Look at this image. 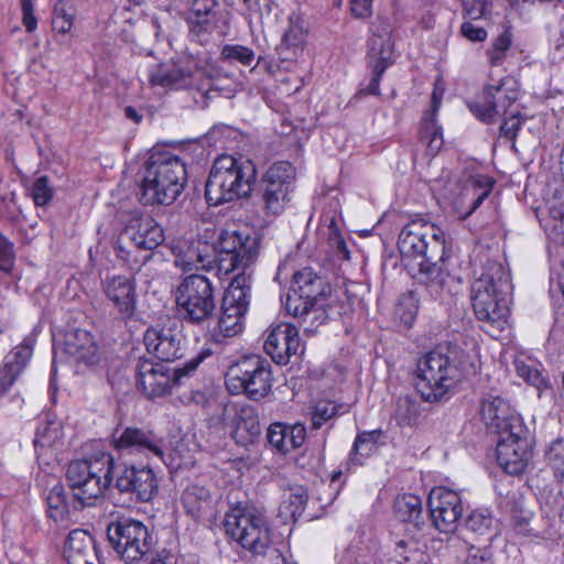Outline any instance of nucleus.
Masks as SVG:
<instances>
[{
  "mask_svg": "<svg viewBox=\"0 0 564 564\" xmlns=\"http://www.w3.org/2000/svg\"><path fill=\"white\" fill-rule=\"evenodd\" d=\"M460 34L470 42L486 41L488 33L482 26H476L471 21H465L460 25Z\"/></svg>",
  "mask_w": 564,
  "mask_h": 564,
  "instance_id": "obj_58",
  "label": "nucleus"
},
{
  "mask_svg": "<svg viewBox=\"0 0 564 564\" xmlns=\"http://www.w3.org/2000/svg\"><path fill=\"white\" fill-rule=\"evenodd\" d=\"M178 315L188 324L199 325L210 319L216 312V288L204 274L185 275L176 289Z\"/></svg>",
  "mask_w": 564,
  "mask_h": 564,
  "instance_id": "obj_13",
  "label": "nucleus"
},
{
  "mask_svg": "<svg viewBox=\"0 0 564 564\" xmlns=\"http://www.w3.org/2000/svg\"><path fill=\"white\" fill-rule=\"evenodd\" d=\"M14 246L0 232V271L6 274H11L14 269Z\"/></svg>",
  "mask_w": 564,
  "mask_h": 564,
  "instance_id": "obj_54",
  "label": "nucleus"
},
{
  "mask_svg": "<svg viewBox=\"0 0 564 564\" xmlns=\"http://www.w3.org/2000/svg\"><path fill=\"white\" fill-rule=\"evenodd\" d=\"M533 512L519 502H513L510 509V525L517 535H530V522Z\"/></svg>",
  "mask_w": 564,
  "mask_h": 564,
  "instance_id": "obj_44",
  "label": "nucleus"
},
{
  "mask_svg": "<svg viewBox=\"0 0 564 564\" xmlns=\"http://www.w3.org/2000/svg\"><path fill=\"white\" fill-rule=\"evenodd\" d=\"M256 180L257 167L252 160L220 154L214 160L205 183L206 203L216 207L248 197Z\"/></svg>",
  "mask_w": 564,
  "mask_h": 564,
  "instance_id": "obj_5",
  "label": "nucleus"
},
{
  "mask_svg": "<svg viewBox=\"0 0 564 564\" xmlns=\"http://www.w3.org/2000/svg\"><path fill=\"white\" fill-rule=\"evenodd\" d=\"M432 524L443 533L454 532L463 516L460 495L447 487H434L427 498Z\"/></svg>",
  "mask_w": 564,
  "mask_h": 564,
  "instance_id": "obj_19",
  "label": "nucleus"
},
{
  "mask_svg": "<svg viewBox=\"0 0 564 564\" xmlns=\"http://www.w3.org/2000/svg\"><path fill=\"white\" fill-rule=\"evenodd\" d=\"M524 122L525 118L520 111L503 118L499 128V135L514 145Z\"/></svg>",
  "mask_w": 564,
  "mask_h": 564,
  "instance_id": "obj_51",
  "label": "nucleus"
},
{
  "mask_svg": "<svg viewBox=\"0 0 564 564\" xmlns=\"http://www.w3.org/2000/svg\"><path fill=\"white\" fill-rule=\"evenodd\" d=\"M558 288L562 292V295L564 296V260L562 262L560 272H558V279H557Z\"/></svg>",
  "mask_w": 564,
  "mask_h": 564,
  "instance_id": "obj_64",
  "label": "nucleus"
},
{
  "mask_svg": "<svg viewBox=\"0 0 564 564\" xmlns=\"http://www.w3.org/2000/svg\"><path fill=\"white\" fill-rule=\"evenodd\" d=\"M213 354L212 347L205 345L182 367L174 369L164 362H158L149 358L140 359L137 366L138 386L142 394L149 400L166 397L172 393L175 386L181 384L183 377L194 372Z\"/></svg>",
  "mask_w": 564,
  "mask_h": 564,
  "instance_id": "obj_11",
  "label": "nucleus"
},
{
  "mask_svg": "<svg viewBox=\"0 0 564 564\" xmlns=\"http://www.w3.org/2000/svg\"><path fill=\"white\" fill-rule=\"evenodd\" d=\"M65 350L77 361L88 367L99 366L104 360V350L95 336L86 329H74L66 336Z\"/></svg>",
  "mask_w": 564,
  "mask_h": 564,
  "instance_id": "obj_30",
  "label": "nucleus"
},
{
  "mask_svg": "<svg viewBox=\"0 0 564 564\" xmlns=\"http://www.w3.org/2000/svg\"><path fill=\"white\" fill-rule=\"evenodd\" d=\"M514 368L517 375L522 378L527 383L536 388L546 386V379L543 373L533 365L528 364L524 360L516 359Z\"/></svg>",
  "mask_w": 564,
  "mask_h": 564,
  "instance_id": "obj_50",
  "label": "nucleus"
},
{
  "mask_svg": "<svg viewBox=\"0 0 564 564\" xmlns=\"http://www.w3.org/2000/svg\"><path fill=\"white\" fill-rule=\"evenodd\" d=\"M398 249L403 261L419 265V274L429 291L438 296L453 279L445 268L451 257L452 241L436 224L416 218L405 224L398 238Z\"/></svg>",
  "mask_w": 564,
  "mask_h": 564,
  "instance_id": "obj_1",
  "label": "nucleus"
},
{
  "mask_svg": "<svg viewBox=\"0 0 564 564\" xmlns=\"http://www.w3.org/2000/svg\"><path fill=\"white\" fill-rule=\"evenodd\" d=\"M115 470V457L108 452L72 460L66 468L65 479L72 489L73 510L95 506L112 485Z\"/></svg>",
  "mask_w": 564,
  "mask_h": 564,
  "instance_id": "obj_8",
  "label": "nucleus"
},
{
  "mask_svg": "<svg viewBox=\"0 0 564 564\" xmlns=\"http://www.w3.org/2000/svg\"><path fill=\"white\" fill-rule=\"evenodd\" d=\"M305 32L300 25H290L283 34L282 43L286 47L297 48L305 43Z\"/></svg>",
  "mask_w": 564,
  "mask_h": 564,
  "instance_id": "obj_57",
  "label": "nucleus"
},
{
  "mask_svg": "<svg viewBox=\"0 0 564 564\" xmlns=\"http://www.w3.org/2000/svg\"><path fill=\"white\" fill-rule=\"evenodd\" d=\"M149 354L164 362L174 361L184 355L185 337L181 330L171 327H150L143 336Z\"/></svg>",
  "mask_w": 564,
  "mask_h": 564,
  "instance_id": "obj_23",
  "label": "nucleus"
},
{
  "mask_svg": "<svg viewBox=\"0 0 564 564\" xmlns=\"http://www.w3.org/2000/svg\"><path fill=\"white\" fill-rule=\"evenodd\" d=\"M546 215L540 219L544 230L550 235L563 234L564 230V192L556 191L545 202Z\"/></svg>",
  "mask_w": 564,
  "mask_h": 564,
  "instance_id": "obj_36",
  "label": "nucleus"
},
{
  "mask_svg": "<svg viewBox=\"0 0 564 564\" xmlns=\"http://www.w3.org/2000/svg\"><path fill=\"white\" fill-rule=\"evenodd\" d=\"M296 180V169L290 161L273 162L258 183V195L268 216L281 215L291 200Z\"/></svg>",
  "mask_w": 564,
  "mask_h": 564,
  "instance_id": "obj_14",
  "label": "nucleus"
},
{
  "mask_svg": "<svg viewBox=\"0 0 564 564\" xmlns=\"http://www.w3.org/2000/svg\"><path fill=\"white\" fill-rule=\"evenodd\" d=\"M442 102V93L435 89L431 97V107L424 111L419 123V140L426 145V152L430 156L440 153L444 145L443 127L437 122L438 110Z\"/></svg>",
  "mask_w": 564,
  "mask_h": 564,
  "instance_id": "obj_28",
  "label": "nucleus"
},
{
  "mask_svg": "<svg viewBox=\"0 0 564 564\" xmlns=\"http://www.w3.org/2000/svg\"><path fill=\"white\" fill-rule=\"evenodd\" d=\"M223 56L229 61H237L245 66H249L254 59V52L243 45L227 44L221 51Z\"/></svg>",
  "mask_w": 564,
  "mask_h": 564,
  "instance_id": "obj_53",
  "label": "nucleus"
},
{
  "mask_svg": "<svg viewBox=\"0 0 564 564\" xmlns=\"http://www.w3.org/2000/svg\"><path fill=\"white\" fill-rule=\"evenodd\" d=\"M381 434L380 430H375L370 432H361L358 433L354 443L351 451L349 453L350 459L356 460L357 455H364L365 452L367 455L372 453L375 445L377 443L378 436Z\"/></svg>",
  "mask_w": 564,
  "mask_h": 564,
  "instance_id": "obj_48",
  "label": "nucleus"
},
{
  "mask_svg": "<svg viewBox=\"0 0 564 564\" xmlns=\"http://www.w3.org/2000/svg\"><path fill=\"white\" fill-rule=\"evenodd\" d=\"M107 535L113 550L127 564L139 562L152 547V536L148 527L132 518L111 522L108 525Z\"/></svg>",
  "mask_w": 564,
  "mask_h": 564,
  "instance_id": "obj_16",
  "label": "nucleus"
},
{
  "mask_svg": "<svg viewBox=\"0 0 564 564\" xmlns=\"http://www.w3.org/2000/svg\"><path fill=\"white\" fill-rule=\"evenodd\" d=\"M186 182L187 169L183 159L170 151L153 152L144 164L139 200L144 206L172 205Z\"/></svg>",
  "mask_w": 564,
  "mask_h": 564,
  "instance_id": "obj_4",
  "label": "nucleus"
},
{
  "mask_svg": "<svg viewBox=\"0 0 564 564\" xmlns=\"http://www.w3.org/2000/svg\"><path fill=\"white\" fill-rule=\"evenodd\" d=\"M22 12V24L28 33H33L37 29L39 19L35 14L33 0H20Z\"/></svg>",
  "mask_w": 564,
  "mask_h": 564,
  "instance_id": "obj_55",
  "label": "nucleus"
},
{
  "mask_svg": "<svg viewBox=\"0 0 564 564\" xmlns=\"http://www.w3.org/2000/svg\"><path fill=\"white\" fill-rule=\"evenodd\" d=\"M181 79L180 70L167 64L158 65L149 75L152 86L171 87Z\"/></svg>",
  "mask_w": 564,
  "mask_h": 564,
  "instance_id": "obj_46",
  "label": "nucleus"
},
{
  "mask_svg": "<svg viewBox=\"0 0 564 564\" xmlns=\"http://www.w3.org/2000/svg\"><path fill=\"white\" fill-rule=\"evenodd\" d=\"M494 518L488 509H475L466 518V529L477 534H486L492 527Z\"/></svg>",
  "mask_w": 564,
  "mask_h": 564,
  "instance_id": "obj_47",
  "label": "nucleus"
},
{
  "mask_svg": "<svg viewBox=\"0 0 564 564\" xmlns=\"http://www.w3.org/2000/svg\"><path fill=\"white\" fill-rule=\"evenodd\" d=\"M257 254V249L249 237H243L240 232L234 231L221 236L219 249L212 259L189 247L184 254L176 257L175 264L184 272L216 270L219 279H223L239 269H241L240 273L250 274L248 270L254 262Z\"/></svg>",
  "mask_w": 564,
  "mask_h": 564,
  "instance_id": "obj_6",
  "label": "nucleus"
},
{
  "mask_svg": "<svg viewBox=\"0 0 564 564\" xmlns=\"http://www.w3.org/2000/svg\"><path fill=\"white\" fill-rule=\"evenodd\" d=\"M31 197L35 206H46L54 196V188L50 184V178L42 175L33 182L31 186Z\"/></svg>",
  "mask_w": 564,
  "mask_h": 564,
  "instance_id": "obj_49",
  "label": "nucleus"
},
{
  "mask_svg": "<svg viewBox=\"0 0 564 564\" xmlns=\"http://www.w3.org/2000/svg\"><path fill=\"white\" fill-rule=\"evenodd\" d=\"M173 560L174 555L171 550L162 549L154 557H152L149 564H172Z\"/></svg>",
  "mask_w": 564,
  "mask_h": 564,
  "instance_id": "obj_61",
  "label": "nucleus"
},
{
  "mask_svg": "<svg viewBox=\"0 0 564 564\" xmlns=\"http://www.w3.org/2000/svg\"><path fill=\"white\" fill-rule=\"evenodd\" d=\"M306 437L305 429L302 425L289 426L280 422L271 423L267 431L268 443L278 453L286 454L300 447Z\"/></svg>",
  "mask_w": 564,
  "mask_h": 564,
  "instance_id": "obj_33",
  "label": "nucleus"
},
{
  "mask_svg": "<svg viewBox=\"0 0 564 564\" xmlns=\"http://www.w3.org/2000/svg\"><path fill=\"white\" fill-rule=\"evenodd\" d=\"M520 98V85L511 76H502L484 85L477 97L467 104L469 111L482 123L490 124L500 112L506 113Z\"/></svg>",
  "mask_w": 564,
  "mask_h": 564,
  "instance_id": "obj_15",
  "label": "nucleus"
},
{
  "mask_svg": "<svg viewBox=\"0 0 564 564\" xmlns=\"http://www.w3.org/2000/svg\"><path fill=\"white\" fill-rule=\"evenodd\" d=\"M328 242L330 247L336 250L337 254L341 257V259H350V251L343 234H336L335 237L328 238Z\"/></svg>",
  "mask_w": 564,
  "mask_h": 564,
  "instance_id": "obj_60",
  "label": "nucleus"
},
{
  "mask_svg": "<svg viewBox=\"0 0 564 564\" xmlns=\"http://www.w3.org/2000/svg\"><path fill=\"white\" fill-rule=\"evenodd\" d=\"M271 364L257 354L245 355L231 362L225 373V387L231 395H243L253 402L269 397L273 388Z\"/></svg>",
  "mask_w": 564,
  "mask_h": 564,
  "instance_id": "obj_10",
  "label": "nucleus"
},
{
  "mask_svg": "<svg viewBox=\"0 0 564 564\" xmlns=\"http://www.w3.org/2000/svg\"><path fill=\"white\" fill-rule=\"evenodd\" d=\"M511 288L510 272L500 262H488L471 285V305L476 317L491 325L503 322L506 295Z\"/></svg>",
  "mask_w": 564,
  "mask_h": 564,
  "instance_id": "obj_9",
  "label": "nucleus"
},
{
  "mask_svg": "<svg viewBox=\"0 0 564 564\" xmlns=\"http://www.w3.org/2000/svg\"><path fill=\"white\" fill-rule=\"evenodd\" d=\"M263 349L276 365H288L301 349L299 327L291 323H279L269 329Z\"/></svg>",
  "mask_w": 564,
  "mask_h": 564,
  "instance_id": "obj_21",
  "label": "nucleus"
},
{
  "mask_svg": "<svg viewBox=\"0 0 564 564\" xmlns=\"http://www.w3.org/2000/svg\"><path fill=\"white\" fill-rule=\"evenodd\" d=\"M63 555L68 564H105L95 538L84 529H74L68 533Z\"/></svg>",
  "mask_w": 564,
  "mask_h": 564,
  "instance_id": "obj_25",
  "label": "nucleus"
},
{
  "mask_svg": "<svg viewBox=\"0 0 564 564\" xmlns=\"http://www.w3.org/2000/svg\"><path fill=\"white\" fill-rule=\"evenodd\" d=\"M307 502V494L303 488L292 490L280 505V513L296 521L303 513Z\"/></svg>",
  "mask_w": 564,
  "mask_h": 564,
  "instance_id": "obj_43",
  "label": "nucleus"
},
{
  "mask_svg": "<svg viewBox=\"0 0 564 564\" xmlns=\"http://www.w3.org/2000/svg\"><path fill=\"white\" fill-rule=\"evenodd\" d=\"M224 529L230 545L241 557H265L274 550L270 521L254 507L230 508L225 514Z\"/></svg>",
  "mask_w": 564,
  "mask_h": 564,
  "instance_id": "obj_7",
  "label": "nucleus"
},
{
  "mask_svg": "<svg viewBox=\"0 0 564 564\" xmlns=\"http://www.w3.org/2000/svg\"><path fill=\"white\" fill-rule=\"evenodd\" d=\"M475 369L474 358L466 349L452 344L437 347L419 358L413 376L414 389L425 402H446Z\"/></svg>",
  "mask_w": 564,
  "mask_h": 564,
  "instance_id": "obj_3",
  "label": "nucleus"
},
{
  "mask_svg": "<svg viewBox=\"0 0 564 564\" xmlns=\"http://www.w3.org/2000/svg\"><path fill=\"white\" fill-rule=\"evenodd\" d=\"M217 0H193L191 6V31L197 34L213 29Z\"/></svg>",
  "mask_w": 564,
  "mask_h": 564,
  "instance_id": "obj_37",
  "label": "nucleus"
},
{
  "mask_svg": "<svg viewBox=\"0 0 564 564\" xmlns=\"http://www.w3.org/2000/svg\"><path fill=\"white\" fill-rule=\"evenodd\" d=\"M464 15L470 20L491 17L492 0H462Z\"/></svg>",
  "mask_w": 564,
  "mask_h": 564,
  "instance_id": "obj_52",
  "label": "nucleus"
},
{
  "mask_svg": "<svg viewBox=\"0 0 564 564\" xmlns=\"http://www.w3.org/2000/svg\"><path fill=\"white\" fill-rule=\"evenodd\" d=\"M513 44V33L511 26H506L502 32L492 40L490 47L486 51V56L491 67L501 66L507 57L508 52Z\"/></svg>",
  "mask_w": 564,
  "mask_h": 564,
  "instance_id": "obj_40",
  "label": "nucleus"
},
{
  "mask_svg": "<svg viewBox=\"0 0 564 564\" xmlns=\"http://www.w3.org/2000/svg\"><path fill=\"white\" fill-rule=\"evenodd\" d=\"M124 232L138 249L154 250L165 240L162 226L149 214L133 213Z\"/></svg>",
  "mask_w": 564,
  "mask_h": 564,
  "instance_id": "obj_26",
  "label": "nucleus"
},
{
  "mask_svg": "<svg viewBox=\"0 0 564 564\" xmlns=\"http://www.w3.org/2000/svg\"><path fill=\"white\" fill-rule=\"evenodd\" d=\"M46 505L47 517L55 522H59L68 518L70 509H73V499L68 500L64 485L57 484L50 490Z\"/></svg>",
  "mask_w": 564,
  "mask_h": 564,
  "instance_id": "obj_38",
  "label": "nucleus"
},
{
  "mask_svg": "<svg viewBox=\"0 0 564 564\" xmlns=\"http://www.w3.org/2000/svg\"><path fill=\"white\" fill-rule=\"evenodd\" d=\"M373 0H350V12L356 19H368L372 15Z\"/></svg>",
  "mask_w": 564,
  "mask_h": 564,
  "instance_id": "obj_59",
  "label": "nucleus"
},
{
  "mask_svg": "<svg viewBox=\"0 0 564 564\" xmlns=\"http://www.w3.org/2000/svg\"><path fill=\"white\" fill-rule=\"evenodd\" d=\"M480 413L487 430L498 436L512 431L513 425L524 424L521 415L500 395L484 399Z\"/></svg>",
  "mask_w": 564,
  "mask_h": 564,
  "instance_id": "obj_24",
  "label": "nucleus"
},
{
  "mask_svg": "<svg viewBox=\"0 0 564 564\" xmlns=\"http://www.w3.org/2000/svg\"><path fill=\"white\" fill-rule=\"evenodd\" d=\"M33 354L32 343L25 338L11 349L0 366V399L3 398L24 371Z\"/></svg>",
  "mask_w": 564,
  "mask_h": 564,
  "instance_id": "obj_29",
  "label": "nucleus"
},
{
  "mask_svg": "<svg viewBox=\"0 0 564 564\" xmlns=\"http://www.w3.org/2000/svg\"><path fill=\"white\" fill-rule=\"evenodd\" d=\"M496 459L501 469L511 476H521L532 453L530 431L525 424L513 425V430L498 436Z\"/></svg>",
  "mask_w": 564,
  "mask_h": 564,
  "instance_id": "obj_17",
  "label": "nucleus"
},
{
  "mask_svg": "<svg viewBox=\"0 0 564 564\" xmlns=\"http://www.w3.org/2000/svg\"><path fill=\"white\" fill-rule=\"evenodd\" d=\"M296 254H288L278 265L275 280L291 275L290 289L284 302L288 315L299 321L306 335L313 334L328 319L333 286L327 276L311 267L297 269Z\"/></svg>",
  "mask_w": 564,
  "mask_h": 564,
  "instance_id": "obj_2",
  "label": "nucleus"
},
{
  "mask_svg": "<svg viewBox=\"0 0 564 564\" xmlns=\"http://www.w3.org/2000/svg\"><path fill=\"white\" fill-rule=\"evenodd\" d=\"M394 518L405 524L406 531H420L425 525L422 499L414 494L398 495L392 505Z\"/></svg>",
  "mask_w": 564,
  "mask_h": 564,
  "instance_id": "obj_31",
  "label": "nucleus"
},
{
  "mask_svg": "<svg viewBox=\"0 0 564 564\" xmlns=\"http://www.w3.org/2000/svg\"><path fill=\"white\" fill-rule=\"evenodd\" d=\"M464 564H494L491 547L469 546L468 555Z\"/></svg>",
  "mask_w": 564,
  "mask_h": 564,
  "instance_id": "obj_56",
  "label": "nucleus"
},
{
  "mask_svg": "<svg viewBox=\"0 0 564 564\" xmlns=\"http://www.w3.org/2000/svg\"><path fill=\"white\" fill-rule=\"evenodd\" d=\"M375 39L369 50V59L372 77L367 87L360 88L356 97L380 96V83L386 70L394 64L393 43L390 37Z\"/></svg>",
  "mask_w": 564,
  "mask_h": 564,
  "instance_id": "obj_27",
  "label": "nucleus"
},
{
  "mask_svg": "<svg viewBox=\"0 0 564 564\" xmlns=\"http://www.w3.org/2000/svg\"><path fill=\"white\" fill-rule=\"evenodd\" d=\"M186 514L199 520L212 509V496L206 487L192 485L185 488L181 497Z\"/></svg>",
  "mask_w": 564,
  "mask_h": 564,
  "instance_id": "obj_35",
  "label": "nucleus"
},
{
  "mask_svg": "<svg viewBox=\"0 0 564 564\" xmlns=\"http://www.w3.org/2000/svg\"><path fill=\"white\" fill-rule=\"evenodd\" d=\"M547 465L553 470L557 481L564 482V443L562 440L553 442L545 453Z\"/></svg>",
  "mask_w": 564,
  "mask_h": 564,
  "instance_id": "obj_45",
  "label": "nucleus"
},
{
  "mask_svg": "<svg viewBox=\"0 0 564 564\" xmlns=\"http://www.w3.org/2000/svg\"><path fill=\"white\" fill-rule=\"evenodd\" d=\"M102 290L123 321H131L137 313V282L132 276L113 275L102 281Z\"/></svg>",
  "mask_w": 564,
  "mask_h": 564,
  "instance_id": "obj_22",
  "label": "nucleus"
},
{
  "mask_svg": "<svg viewBox=\"0 0 564 564\" xmlns=\"http://www.w3.org/2000/svg\"><path fill=\"white\" fill-rule=\"evenodd\" d=\"M115 488L129 495L137 502H151L160 491V480L149 466L117 464L113 471Z\"/></svg>",
  "mask_w": 564,
  "mask_h": 564,
  "instance_id": "obj_18",
  "label": "nucleus"
},
{
  "mask_svg": "<svg viewBox=\"0 0 564 564\" xmlns=\"http://www.w3.org/2000/svg\"><path fill=\"white\" fill-rule=\"evenodd\" d=\"M113 447L119 452L164 460L165 442L151 430L128 426L113 440Z\"/></svg>",
  "mask_w": 564,
  "mask_h": 564,
  "instance_id": "obj_20",
  "label": "nucleus"
},
{
  "mask_svg": "<svg viewBox=\"0 0 564 564\" xmlns=\"http://www.w3.org/2000/svg\"><path fill=\"white\" fill-rule=\"evenodd\" d=\"M77 8L72 0H57L52 10V29L54 32L66 35L75 23Z\"/></svg>",
  "mask_w": 564,
  "mask_h": 564,
  "instance_id": "obj_39",
  "label": "nucleus"
},
{
  "mask_svg": "<svg viewBox=\"0 0 564 564\" xmlns=\"http://www.w3.org/2000/svg\"><path fill=\"white\" fill-rule=\"evenodd\" d=\"M252 276L246 273L236 274L224 292L220 315L216 326L210 330L214 343L240 334L245 327L246 314L251 297Z\"/></svg>",
  "mask_w": 564,
  "mask_h": 564,
  "instance_id": "obj_12",
  "label": "nucleus"
},
{
  "mask_svg": "<svg viewBox=\"0 0 564 564\" xmlns=\"http://www.w3.org/2000/svg\"><path fill=\"white\" fill-rule=\"evenodd\" d=\"M124 115L127 118L131 119L135 123H139L142 120V115H140L138 110L132 106H128L124 108Z\"/></svg>",
  "mask_w": 564,
  "mask_h": 564,
  "instance_id": "obj_63",
  "label": "nucleus"
},
{
  "mask_svg": "<svg viewBox=\"0 0 564 564\" xmlns=\"http://www.w3.org/2000/svg\"><path fill=\"white\" fill-rule=\"evenodd\" d=\"M471 187L477 191L480 189V193L477 195V197H470V205L467 210L460 212V209L457 207L459 213V218L465 220L467 219L474 212H476L484 200L490 195L492 192L496 181L492 176L485 175V174H477L471 176L470 178Z\"/></svg>",
  "mask_w": 564,
  "mask_h": 564,
  "instance_id": "obj_41",
  "label": "nucleus"
},
{
  "mask_svg": "<svg viewBox=\"0 0 564 564\" xmlns=\"http://www.w3.org/2000/svg\"><path fill=\"white\" fill-rule=\"evenodd\" d=\"M232 437L240 445L247 446L258 441L261 425L258 411L250 404L241 405L234 417Z\"/></svg>",
  "mask_w": 564,
  "mask_h": 564,
  "instance_id": "obj_32",
  "label": "nucleus"
},
{
  "mask_svg": "<svg viewBox=\"0 0 564 564\" xmlns=\"http://www.w3.org/2000/svg\"><path fill=\"white\" fill-rule=\"evenodd\" d=\"M341 404L329 400H317L311 411V424L314 430L321 429L328 421L338 415Z\"/></svg>",
  "mask_w": 564,
  "mask_h": 564,
  "instance_id": "obj_42",
  "label": "nucleus"
},
{
  "mask_svg": "<svg viewBox=\"0 0 564 564\" xmlns=\"http://www.w3.org/2000/svg\"><path fill=\"white\" fill-rule=\"evenodd\" d=\"M188 402L198 404V405H205L208 402V398L205 392L200 390H194L191 391V394L188 397Z\"/></svg>",
  "mask_w": 564,
  "mask_h": 564,
  "instance_id": "obj_62",
  "label": "nucleus"
},
{
  "mask_svg": "<svg viewBox=\"0 0 564 564\" xmlns=\"http://www.w3.org/2000/svg\"><path fill=\"white\" fill-rule=\"evenodd\" d=\"M423 412L422 403L414 395L404 394L397 398L391 417L399 427L412 429L420 425Z\"/></svg>",
  "mask_w": 564,
  "mask_h": 564,
  "instance_id": "obj_34",
  "label": "nucleus"
}]
</instances>
